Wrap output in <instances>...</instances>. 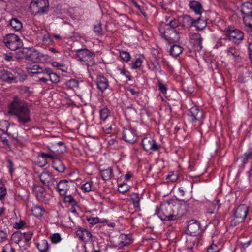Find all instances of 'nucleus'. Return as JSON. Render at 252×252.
Segmentation results:
<instances>
[{
	"mask_svg": "<svg viewBox=\"0 0 252 252\" xmlns=\"http://www.w3.org/2000/svg\"><path fill=\"white\" fill-rule=\"evenodd\" d=\"M8 112L17 118L20 126H25L31 121L30 105L17 95L9 105Z\"/></svg>",
	"mask_w": 252,
	"mask_h": 252,
	"instance_id": "obj_1",
	"label": "nucleus"
},
{
	"mask_svg": "<svg viewBox=\"0 0 252 252\" xmlns=\"http://www.w3.org/2000/svg\"><path fill=\"white\" fill-rule=\"evenodd\" d=\"M176 202L174 200L164 201L161 203L158 209H156V213L162 220H177L182 215L176 213L175 209L177 208Z\"/></svg>",
	"mask_w": 252,
	"mask_h": 252,
	"instance_id": "obj_2",
	"label": "nucleus"
},
{
	"mask_svg": "<svg viewBox=\"0 0 252 252\" xmlns=\"http://www.w3.org/2000/svg\"><path fill=\"white\" fill-rule=\"evenodd\" d=\"M49 3L48 0H32L30 5L32 15H42L49 11Z\"/></svg>",
	"mask_w": 252,
	"mask_h": 252,
	"instance_id": "obj_3",
	"label": "nucleus"
},
{
	"mask_svg": "<svg viewBox=\"0 0 252 252\" xmlns=\"http://www.w3.org/2000/svg\"><path fill=\"white\" fill-rule=\"evenodd\" d=\"M78 60L84 62V64L88 66H92L95 63V54L87 48L80 49L75 50Z\"/></svg>",
	"mask_w": 252,
	"mask_h": 252,
	"instance_id": "obj_4",
	"label": "nucleus"
},
{
	"mask_svg": "<svg viewBox=\"0 0 252 252\" xmlns=\"http://www.w3.org/2000/svg\"><path fill=\"white\" fill-rule=\"evenodd\" d=\"M3 41L5 46L12 51L17 50L21 48L23 45L20 37L14 33L6 34Z\"/></svg>",
	"mask_w": 252,
	"mask_h": 252,
	"instance_id": "obj_5",
	"label": "nucleus"
},
{
	"mask_svg": "<svg viewBox=\"0 0 252 252\" xmlns=\"http://www.w3.org/2000/svg\"><path fill=\"white\" fill-rule=\"evenodd\" d=\"M23 74H24V72L19 68L11 71L4 69L0 71V78L4 81L9 83L16 82L17 79L20 78V75Z\"/></svg>",
	"mask_w": 252,
	"mask_h": 252,
	"instance_id": "obj_6",
	"label": "nucleus"
},
{
	"mask_svg": "<svg viewBox=\"0 0 252 252\" xmlns=\"http://www.w3.org/2000/svg\"><path fill=\"white\" fill-rule=\"evenodd\" d=\"M16 52L17 58L18 59H29L34 62H38L40 61L39 53L36 51H32L27 48H19Z\"/></svg>",
	"mask_w": 252,
	"mask_h": 252,
	"instance_id": "obj_7",
	"label": "nucleus"
},
{
	"mask_svg": "<svg viewBox=\"0 0 252 252\" xmlns=\"http://www.w3.org/2000/svg\"><path fill=\"white\" fill-rule=\"evenodd\" d=\"M225 34L228 39L235 44L239 43L240 41L242 40L244 38V33L242 32L231 26L226 29Z\"/></svg>",
	"mask_w": 252,
	"mask_h": 252,
	"instance_id": "obj_8",
	"label": "nucleus"
},
{
	"mask_svg": "<svg viewBox=\"0 0 252 252\" xmlns=\"http://www.w3.org/2000/svg\"><path fill=\"white\" fill-rule=\"evenodd\" d=\"M159 30L162 37L169 43L176 42L179 39V35L175 29L165 30L164 28H162V26H160Z\"/></svg>",
	"mask_w": 252,
	"mask_h": 252,
	"instance_id": "obj_9",
	"label": "nucleus"
},
{
	"mask_svg": "<svg viewBox=\"0 0 252 252\" xmlns=\"http://www.w3.org/2000/svg\"><path fill=\"white\" fill-rule=\"evenodd\" d=\"M137 134L134 128L131 126L123 128L122 138L125 142L133 144L137 141Z\"/></svg>",
	"mask_w": 252,
	"mask_h": 252,
	"instance_id": "obj_10",
	"label": "nucleus"
},
{
	"mask_svg": "<svg viewBox=\"0 0 252 252\" xmlns=\"http://www.w3.org/2000/svg\"><path fill=\"white\" fill-rule=\"evenodd\" d=\"M73 182L72 181H68L66 179L62 180L58 183H56V189L60 195H65L67 194L70 188H75L73 186Z\"/></svg>",
	"mask_w": 252,
	"mask_h": 252,
	"instance_id": "obj_11",
	"label": "nucleus"
},
{
	"mask_svg": "<svg viewBox=\"0 0 252 252\" xmlns=\"http://www.w3.org/2000/svg\"><path fill=\"white\" fill-rule=\"evenodd\" d=\"M188 117L189 120L192 123L198 122V125L202 124L201 120L203 117V112L197 106H193L190 109Z\"/></svg>",
	"mask_w": 252,
	"mask_h": 252,
	"instance_id": "obj_12",
	"label": "nucleus"
},
{
	"mask_svg": "<svg viewBox=\"0 0 252 252\" xmlns=\"http://www.w3.org/2000/svg\"><path fill=\"white\" fill-rule=\"evenodd\" d=\"M142 145L144 149L147 152L157 151L160 148L159 145L151 137L144 138L142 140Z\"/></svg>",
	"mask_w": 252,
	"mask_h": 252,
	"instance_id": "obj_13",
	"label": "nucleus"
},
{
	"mask_svg": "<svg viewBox=\"0 0 252 252\" xmlns=\"http://www.w3.org/2000/svg\"><path fill=\"white\" fill-rule=\"evenodd\" d=\"M200 223L199 221L195 220H192L189 221L187 233L189 235L195 236L197 234H199L200 231Z\"/></svg>",
	"mask_w": 252,
	"mask_h": 252,
	"instance_id": "obj_14",
	"label": "nucleus"
},
{
	"mask_svg": "<svg viewBox=\"0 0 252 252\" xmlns=\"http://www.w3.org/2000/svg\"><path fill=\"white\" fill-rule=\"evenodd\" d=\"M76 235L79 240L84 243L91 241L92 235L90 232L85 228L80 227L76 231Z\"/></svg>",
	"mask_w": 252,
	"mask_h": 252,
	"instance_id": "obj_15",
	"label": "nucleus"
},
{
	"mask_svg": "<svg viewBox=\"0 0 252 252\" xmlns=\"http://www.w3.org/2000/svg\"><path fill=\"white\" fill-rule=\"evenodd\" d=\"M249 211L248 207L245 204L240 205L234 212V217L240 220V221H243L246 218Z\"/></svg>",
	"mask_w": 252,
	"mask_h": 252,
	"instance_id": "obj_16",
	"label": "nucleus"
},
{
	"mask_svg": "<svg viewBox=\"0 0 252 252\" xmlns=\"http://www.w3.org/2000/svg\"><path fill=\"white\" fill-rule=\"evenodd\" d=\"M97 88L103 93L109 87V82L108 79L102 75H98L96 79Z\"/></svg>",
	"mask_w": 252,
	"mask_h": 252,
	"instance_id": "obj_17",
	"label": "nucleus"
},
{
	"mask_svg": "<svg viewBox=\"0 0 252 252\" xmlns=\"http://www.w3.org/2000/svg\"><path fill=\"white\" fill-rule=\"evenodd\" d=\"M52 166L55 170L62 173H63L66 169L63 161L58 157L53 161Z\"/></svg>",
	"mask_w": 252,
	"mask_h": 252,
	"instance_id": "obj_18",
	"label": "nucleus"
},
{
	"mask_svg": "<svg viewBox=\"0 0 252 252\" xmlns=\"http://www.w3.org/2000/svg\"><path fill=\"white\" fill-rule=\"evenodd\" d=\"M226 52L228 56L232 57V58L236 62H239L241 58L240 56V51L235 47H230L226 50Z\"/></svg>",
	"mask_w": 252,
	"mask_h": 252,
	"instance_id": "obj_19",
	"label": "nucleus"
},
{
	"mask_svg": "<svg viewBox=\"0 0 252 252\" xmlns=\"http://www.w3.org/2000/svg\"><path fill=\"white\" fill-rule=\"evenodd\" d=\"M33 191L38 200H42L44 199L45 196V190L43 187L34 185L33 187Z\"/></svg>",
	"mask_w": 252,
	"mask_h": 252,
	"instance_id": "obj_20",
	"label": "nucleus"
},
{
	"mask_svg": "<svg viewBox=\"0 0 252 252\" xmlns=\"http://www.w3.org/2000/svg\"><path fill=\"white\" fill-rule=\"evenodd\" d=\"M57 158L51 152L49 153H41L40 155L38 156V159H41L42 158V165H46L47 163V159H51L53 160Z\"/></svg>",
	"mask_w": 252,
	"mask_h": 252,
	"instance_id": "obj_21",
	"label": "nucleus"
},
{
	"mask_svg": "<svg viewBox=\"0 0 252 252\" xmlns=\"http://www.w3.org/2000/svg\"><path fill=\"white\" fill-rule=\"evenodd\" d=\"M252 158V149H249L246 152H245L242 156H241L238 159L240 160L242 164L245 165L248 161Z\"/></svg>",
	"mask_w": 252,
	"mask_h": 252,
	"instance_id": "obj_22",
	"label": "nucleus"
},
{
	"mask_svg": "<svg viewBox=\"0 0 252 252\" xmlns=\"http://www.w3.org/2000/svg\"><path fill=\"white\" fill-rule=\"evenodd\" d=\"M241 11L243 15L252 14V3L246 2L242 4Z\"/></svg>",
	"mask_w": 252,
	"mask_h": 252,
	"instance_id": "obj_23",
	"label": "nucleus"
},
{
	"mask_svg": "<svg viewBox=\"0 0 252 252\" xmlns=\"http://www.w3.org/2000/svg\"><path fill=\"white\" fill-rule=\"evenodd\" d=\"M198 31L203 30L207 26L206 20L201 18V17H199L196 20H195L193 25Z\"/></svg>",
	"mask_w": 252,
	"mask_h": 252,
	"instance_id": "obj_24",
	"label": "nucleus"
},
{
	"mask_svg": "<svg viewBox=\"0 0 252 252\" xmlns=\"http://www.w3.org/2000/svg\"><path fill=\"white\" fill-rule=\"evenodd\" d=\"M9 25L15 31H20L23 27L22 22L17 18H13L10 20Z\"/></svg>",
	"mask_w": 252,
	"mask_h": 252,
	"instance_id": "obj_25",
	"label": "nucleus"
},
{
	"mask_svg": "<svg viewBox=\"0 0 252 252\" xmlns=\"http://www.w3.org/2000/svg\"><path fill=\"white\" fill-rule=\"evenodd\" d=\"M151 65L152 66V70L155 73L159 72L160 74L163 73V71L161 69V66L159 64L157 57L156 56H154L153 59L151 62Z\"/></svg>",
	"mask_w": 252,
	"mask_h": 252,
	"instance_id": "obj_26",
	"label": "nucleus"
},
{
	"mask_svg": "<svg viewBox=\"0 0 252 252\" xmlns=\"http://www.w3.org/2000/svg\"><path fill=\"white\" fill-rule=\"evenodd\" d=\"M189 6L196 14H201L202 6L199 2L197 1H191L189 3Z\"/></svg>",
	"mask_w": 252,
	"mask_h": 252,
	"instance_id": "obj_27",
	"label": "nucleus"
},
{
	"mask_svg": "<svg viewBox=\"0 0 252 252\" xmlns=\"http://www.w3.org/2000/svg\"><path fill=\"white\" fill-rule=\"evenodd\" d=\"M100 174L103 180L108 181L111 178L112 170L110 167L106 169H100Z\"/></svg>",
	"mask_w": 252,
	"mask_h": 252,
	"instance_id": "obj_28",
	"label": "nucleus"
},
{
	"mask_svg": "<svg viewBox=\"0 0 252 252\" xmlns=\"http://www.w3.org/2000/svg\"><path fill=\"white\" fill-rule=\"evenodd\" d=\"M31 211L32 215L36 217H40L43 216L45 210L41 206L34 205L31 208Z\"/></svg>",
	"mask_w": 252,
	"mask_h": 252,
	"instance_id": "obj_29",
	"label": "nucleus"
},
{
	"mask_svg": "<svg viewBox=\"0 0 252 252\" xmlns=\"http://www.w3.org/2000/svg\"><path fill=\"white\" fill-rule=\"evenodd\" d=\"M37 247L40 252H47L49 249V244L46 240H41L37 243Z\"/></svg>",
	"mask_w": 252,
	"mask_h": 252,
	"instance_id": "obj_30",
	"label": "nucleus"
},
{
	"mask_svg": "<svg viewBox=\"0 0 252 252\" xmlns=\"http://www.w3.org/2000/svg\"><path fill=\"white\" fill-rule=\"evenodd\" d=\"M179 25V22L178 20L173 19L171 20L169 23H162L160 24V26H162V28H164L165 30L169 29H175Z\"/></svg>",
	"mask_w": 252,
	"mask_h": 252,
	"instance_id": "obj_31",
	"label": "nucleus"
},
{
	"mask_svg": "<svg viewBox=\"0 0 252 252\" xmlns=\"http://www.w3.org/2000/svg\"><path fill=\"white\" fill-rule=\"evenodd\" d=\"M183 51V48L176 44H174L171 46L170 53V55L172 56L177 57L179 56Z\"/></svg>",
	"mask_w": 252,
	"mask_h": 252,
	"instance_id": "obj_32",
	"label": "nucleus"
},
{
	"mask_svg": "<svg viewBox=\"0 0 252 252\" xmlns=\"http://www.w3.org/2000/svg\"><path fill=\"white\" fill-rule=\"evenodd\" d=\"M243 20L245 25L248 27V32H252V14L243 15Z\"/></svg>",
	"mask_w": 252,
	"mask_h": 252,
	"instance_id": "obj_33",
	"label": "nucleus"
},
{
	"mask_svg": "<svg viewBox=\"0 0 252 252\" xmlns=\"http://www.w3.org/2000/svg\"><path fill=\"white\" fill-rule=\"evenodd\" d=\"M52 177V176L51 174L46 170L43 171L41 174L39 175V178L40 181L43 184L49 182V180Z\"/></svg>",
	"mask_w": 252,
	"mask_h": 252,
	"instance_id": "obj_34",
	"label": "nucleus"
},
{
	"mask_svg": "<svg viewBox=\"0 0 252 252\" xmlns=\"http://www.w3.org/2000/svg\"><path fill=\"white\" fill-rule=\"evenodd\" d=\"M48 148L52 153L57 157H58V156L61 154H63V150L57 149V146H56L55 143H51V145H48Z\"/></svg>",
	"mask_w": 252,
	"mask_h": 252,
	"instance_id": "obj_35",
	"label": "nucleus"
},
{
	"mask_svg": "<svg viewBox=\"0 0 252 252\" xmlns=\"http://www.w3.org/2000/svg\"><path fill=\"white\" fill-rule=\"evenodd\" d=\"M23 239V235L21 231H18L13 233L11 236V241L16 244H19Z\"/></svg>",
	"mask_w": 252,
	"mask_h": 252,
	"instance_id": "obj_36",
	"label": "nucleus"
},
{
	"mask_svg": "<svg viewBox=\"0 0 252 252\" xmlns=\"http://www.w3.org/2000/svg\"><path fill=\"white\" fill-rule=\"evenodd\" d=\"M79 82L77 80L75 79H71L65 82V85L69 89H73L76 88L78 86Z\"/></svg>",
	"mask_w": 252,
	"mask_h": 252,
	"instance_id": "obj_37",
	"label": "nucleus"
},
{
	"mask_svg": "<svg viewBox=\"0 0 252 252\" xmlns=\"http://www.w3.org/2000/svg\"><path fill=\"white\" fill-rule=\"evenodd\" d=\"M141 197L139 196V194L137 193H133L131 195V199L132 201L134 206L135 207H139L140 206V201Z\"/></svg>",
	"mask_w": 252,
	"mask_h": 252,
	"instance_id": "obj_38",
	"label": "nucleus"
},
{
	"mask_svg": "<svg viewBox=\"0 0 252 252\" xmlns=\"http://www.w3.org/2000/svg\"><path fill=\"white\" fill-rule=\"evenodd\" d=\"M193 37L195 40V44L198 46L199 48L198 50H200L202 48V41L203 38L201 37V35L199 33H195L193 35Z\"/></svg>",
	"mask_w": 252,
	"mask_h": 252,
	"instance_id": "obj_39",
	"label": "nucleus"
},
{
	"mask_svg": "<svg viewBox=\"0 0 252 252\" xmlns=\"http://www.w3.org/2000/svg\"><path fill=\"white\" fill-rule=\"evenodd\" d=\"M110 115L109 110L107 107H104L100 110V117L101 120L105 121Z\"/></svg>",
	"mask_w": 252,
	"mask_h": 252,
	"instance_id": "obj_40",
	"label": "nucleus"
},
{
	"mask_svg": "<svg viewBox=\"0 0 252 252\" xmlns=\"http://www.w3.org/2000/svg\"><path fill=\"white\" fill-rule=\"evenodd\" d=\"M9 122L6 120L0 121V130L2 131L4 133L7 134L6 131L9 126Z\"/></svg>",
	"mask_w": 252,
	"mask_h": 252,
	"instance_id": "obj_41",
	"label": "nucleus"
},
{
	"mask_svg": "<svg viewBox=\"0 0 252 252\" xmlns=\"http://www.w3.org/2000/svg\"><path fill=\"white\" fill-rule=\"evenodd\" d=\"M64 200L66 203H69L71 206H77V202L74 198L70 195H64Z\"/></svg>",
	"mask_w": 252,
	"mask_h": 252,
	"instance_id": "obj_42",
	"label": "nucleus"
},
{
	"mask_svg": "<svg viewBox=\"0 0 252 252\" xmlns=\"http://www.w3.org/2000/svg\"><path fill=\"white\" fill-rule=\"evenodd\" d=\"M55 183H57L56 179L52 177L49 180V182L45 183L44 184L46 186H47L49 189H56V184Z\"/></svg>",
	"mask_w": 252,
	"mask_h": 252,
	"instance_id": "obj_43",
	"label": "nucleus"
},
{
	"mask_svg": "<svg viewBox=\"0 0 252 252\" xmlns=\"http://www.w3.org/2000/svg\"><path fill=\"white\" fill-rule=\"evenodd\" d=\"M120 56L121 58L123 60H124L126 62L130 61V60L131 59V57H130L129 53L127 51H120Z\"/></svg>",
	"mask_w": 252,
	"mask_h": 252,
	"instance_id": "obj_44",
	"label": "nucleus"
},
{
	"mask_svg": "<svg viewBox=\"0 0 252 252\" xmlns=\"http://www.w3.org/2000/svg\"><path fill=\"white\" fill-rule=\"evenodd\" d=\"M93 29L94 32L97 35L102 34V29L101 23H97L96 24L94 25Z\"/></svg>",
	"mask_w": 252,
	"mask_h": 252,
	"instance_id": "obj_45",
	"label": "nucleus"
},
{
	"mask_svg": "<svg viewBox=\"0 0 252 252\" xmlns=\"http://www.w3.org/2000/svg\"><path fill=\"white\" fill-rule=\"evenodd\" d=\"M125 112L126 116H130V115H135L136 113V110L132 105H130L125 108Z\"/></svg>",
	"mask_w": 252,
	"mask_h": 252,
	"instance_id": "obj_46",
	"label": "nucleus"
},
{
	"mask_svg": "<svg viewBox=\"0 0 252 252\" xmlns=\"http://www.w3.org/2000/svg\"><path fill=\"white\" fill-rule=\"evenodd\" d=\"M129 189V186L126 184H121L119 186L118 190L119 192L124 194Z\"/></svg>",
	"mask_w": 252,
	"mask_h": 252,
	"instance_id": "obj_47",
	"label": "nucleus"
},
{
	"mask_svg": "<svg viewBox=\"0 0 252 252\" xmlns=\"http://www.w3.org/2000/svg\"><path fill=\"white\" fill-rule=\"evenodd\" d=\"M50 239L52 243L57 244L61 241L62 238L60 234L57 233L51 236Z\"/></svg>",
	"mask_w": 252,
	"mask_h": 252,
	"instance_id": "obj_48",
	"label": "nucleus"
},
{
	"mask_svg": "<svg viewBox=\"0 0 252 252\" xmlns=\"http://www.w3.org/2000/svg\"><path fill=\"white\" fill-rule=\"evenodd\" d=\"M48 77H49L50 80L53 83L56 84L59 82V76L56 73H54L53 71Z\"/></svg>",
	"mask_w": 252,
	"mask_h": 252,
	"instance_id": "obj_49",
	"label": "nucleus"
},
{
	"mask_svg": "<svg viewBox=\"0 0 252 252\" xmlns=\"http://www.w3.org/2000/svg\"><path fill=\"white\" fill-rule=\"evenodd\" d=\"M92 185V182H86L82 185L81 187V189L84 192H89L91 190Z\"/></svg>",
	"mask_w": 252,
	"mask_h": 252,
	"instance_id": "obj_50",
	"label": "nucleus"
},
{
	"mask_svg": "<svg viewBox=\"0 0 252 252\" xmlns=\"http://www.w3.org/2000/svg\"><path fill=\"white\" fill-rule=\"evenodd\" d=\"M23 238H24L26 242H28L32 237L33 233L31 231L22 233Z\"/></svg>",
	"mask_w": 252,
	"mask_h": 252,
	"instance_id": "obj_51",
	"label": "nucleus"
},
{
	"mask_svg": "<svg viewBox=\"0 0 252 252\" xmlns=\"http://www.w3.org/2000/svg\"><path fill=\"white\" fill-rule=\"evenodd\" d=\"M52 72V70L50 68H45L44 69L41 68V69H38V71L37 73L38 74H43L44 75H47L48 76H49Z\"/></svg>",
	"mask_w": 252,
	"mask_h": 252,
	"instance_id": "obj_52",
	"label": "nucleus"
},
{
	"mask_svg": "<svg viewBox=\"0 0 252 252\" xmlns=\"http://www.w3.org/2000/svg\"><path fill=\"white\" fill-rule=\"evenodd\" d=\"M2 252H16V251L11 244H7L3 247Z\"/></svg>",
	"mask_w": 252,
	"mask_h": 252,
	"instance_id": "obj_53",
	"label": "nucleus"
},
{
	"mask_svg": "<svg viewBox=\"0 0 252 252\" xmlns=\"http://www.w3.org/2000/svg\"><path fill=\"white\" fill-rule=\"evenodd\" d=\"M184 22H187L188 25L193 26L195 20L191 18V17L188 15H186L183 17Z\"/></svg>",
	"mask_w": 252,
	"mask_h": 252,
	"instance_id": "obj_54",
	"label": "nucleus"
},
{
	"mask_svg": "<svg viewBox=\"0 0 252 252\" xmlns=\"http://www.w3.org/2000/svg\"><path fill=\"white\" fill-rule=\"evenodd\" d=\"M220 200H218L216 201V203L213 204L211 207L213 208V210L211 211H208L209 213H214L218 211L219 208L220 207Z\"/></svg>",
	"mask_w": 252,
	"mask_h": 252,
	"instance_id": "obj_55",
	"label": "nucleus"
},
{
	"mask_svg": "<svg viewBox=\"0 0 252 252\" xmlns=\"http://www.w3.org/2000/svg\"><path fill=\"white\" fill-rule=\"evenodd\" d=\"M157 86L158 87V89L161 93L163 94H166L167 92V87L165 84H163L160 82L157 83Z\"/></svg>",
	"mask_w": 252,
	"mask_h": 252,
	"instance_id": "obj_56",
	"label": "nucleus"
},
{
	"mask_svg": "<svg viewBox=\"0 0 252 252\" xmlns=\"http://www.w3.org/2000/svg\"><path fill=\"white\" fill-rule=\"evenodd\" d=\"M142 63V60L140 58L136 59L133 63L132 68L136 69L139 68L141 66Z\"/></svg>",
	"mask_w": 252,
	"mask_h": 252,
	"instance_id": "obj_57",
	"label": "nucleus"
},
{
	"mask_svg": "<svg viewBox=\"0 0 252 252\" xmlns=\"http://www.w3.org/2000/svg\"><path fill=\"white\" fill-rule=\"evenodd\" d=\"M87 220L90 224L94 225L99 222V219L98 217H90L87 219Z\"/></svg>",
	"mask_w": 252,
	"mask_h": 252,
	"instance_id": "obj_58",
	"label": "nucleus"
},
{
	"mask_svg": "<svg viewBox=\"0 0 252 252\" xmlns=\"http://www.w3.org/2000/svg\"><path fill=\"white\" fill-rule=\"evenodd\" d=\"M51 35H50L49 33H47V34H44L42 37V40L45 43H53V40L51 38Z\"/></svg>",
	"mask_w": 252,
	"mask_h": 252,
	"instance_id": "obj_59",
	"label": "nucleus"
},
{
	"mask_svg": "<svg viewBox=\"0 0 252 252\" xmlns=\"http://www.w3.org/2000/svg\"><path fill=\"white\" fill-rule=\"evenodd\" d=\"M132 3L133 5L141 12L144 17H146V14L145 12L144 7L143 6L139 5L137 2L135 1H133Z\"/></svg>",
	"mask_w": 252,
	"mask_h": 252,
	"instance_id": "obj_60",
	"label": "nucleus"
},
{
	"mask_svg": "<svg viewBox=\"0 0 252 252\" xmlns=\"http://www.w3.org/2000/svg\"><path fill=\"white\" fill-rule=\"evenodd\" d=\"M7 194V190L5 187H0V199L2 200L4 199Z\"/></svg>",
	"mask_w": 252,
	"mask_h": 252,
	"instance_id": "obj_61",
	"label": "nucleus"
},
{
	"mask_svg": "<svg viewBox=\"0 0 252 252\" xmlns=\"http://www.w3.org/2000/svg\"><path fill=\"white\" fill-rule=\"evenodd\" d=\"M219 248L216 244H212L207 249V252H218Z\"/></svg>",
	"mask_w": 252,
	"mask_h": 252,
	"instance_id": "obj_62",
	"label": "nucleus"
},
{
	"mask_svg": "<svg viewBox=\"0 0 252 252\" xmlns=\"http://www.w3.org/2000/svg\"><path fill=\"white\" fill-rule=\"evenodd\" d=\"M25 224V223L21 220L19 222L15 223L13 227L17 229H20L23 228Z\"/></svg>",
	"mask_w": 252,
	"mask_h": 252,
	"instance_id": "obj_63",
	"label": "nucleus"
},
{
	"mask_svg": "<svg viewBox=\"0 0 252 252\" xmlns=\"http://www.w3.org/2000/svg\"><path fill=\"white\" fill-rule=\"evenodd\" d=\"M7 239V234L6 233L2 231H0V242L2 243L5 241Z\"/></svg>",
	"mask_w": 252,
	"mask_h": 252,
	"instance_id": "obj_64",
	"label": "nucleus"
}]
</instances>
